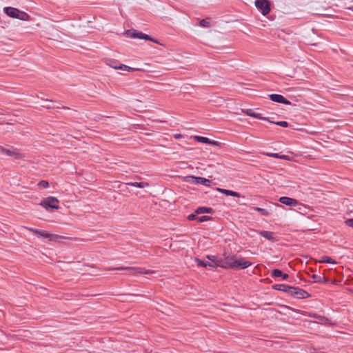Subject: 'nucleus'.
I'll list each match as a JSON object with an SVG mask.
<instances>
[{
	"label": "nucleus",
	"instance_id": "f257e3e1",
	"mask_svg": "<svg viewBox=\"0 0 353 353\" xmlns=\"http://www.w3.org/2000/svg\"><path fill=\"white\" fill-rule=\"evenodd\" d=\"M223 265H219L220 267L227 268H236V269H245L251 265V263L245 260L243 258H236L235 256H232L231 258H227L226 261L222 263Z\"/></svg>",
	"mask_w": 353,
	"mask_h": 353
},
{
	"label": "nucleus",
	"instance_id": "f03ea898",
	"mask_svg": "<svg viewBox=\"0 0 353 353\" xmlns=\"http://www.w3.org/2000/svg\"><path fill=\"white\" fill-rule=\"evenodd\" d=\"M28 230L33 232L34 234H36L39 237H43L48 239L49 241H54V242H60L62 239H67L65 236H60L58 234H50L48 233L47 231L34 229L32 228H26Z\"/></svg>",
	"mask_w": 353,
	"mask_h": 353
},
{
	"label": "nucleus",
	"instance_id": "7ed1b4c3",
	"mask_svg": "<svg viewBox=\"0 0 353 353\" xmlns=\"http://www.w3.org/2000/svg\"><path fill=\"white\" fill-rule=\"evenodd\" d=\"M5 13L10 17L16 18L22 21H28L30 16L25 12L13 7H6L4 8Z\"/></svg>",
	"mask_w": 353,
	"mask_h": 353
},
{
	"label": "nucleus",
	"instance_id": "20e7f679",
	"mask_svg": "<svg viewBox=\"0 0 353 353\" xmlns=\"http://www.w3.org/2000/svg\"><path fill=\"white\" fill-rule=\"evenodd\" d=\"M125 34L128 37H130V38L141 39L151 41L154 43H157V41L155 39L151 38L148 34H145L143 33L142 32H139L136 30H128L125 31Z\"/></svg>",
	"mask_w": 353,
	"mask_h": 353
},
{
	"label": "nucleus",
	"instance_id": "39448f33",
	"mask_svg": "<svg viewBox=\"0 0 353 353\" xmlns=\"http://www.w3.org/2000/svg\"><path fill=\"white\" fill-rule=\"evenodd\" d=\"M255 6L263 15L268 14L270 11V3L268 0H256Z\"/></svg>",
	"mask_w": 353,
	"mask_h": 353
},
{
	"label": "nucleus",
	"instance_id": "423d86ee",
	"mask_svg": "<svg viewBox=\"0 0 353 353\" xmlns=\"http://www.w3.org/2000/svg\"><path fill=\"white\" fill-rule=\"evenodd\" d=\"M109 270H126L129 272V274H134L137 273L149 274L153 272L151 270L142 271L141 268L134 267H118L109 269Z\"/></svg>",
	"mask_w": 353,
	"mask_h": 353
},
{
	"label": "nucleus",
	"instance_id": "0eeeda50",
	"mask_svg": "<svg viewBox=\"0 0 353 353\" xmlns=\"http://www.w3.org/2000/svg\"><path fill=\"white\" fill-rule=\"evenodd\" d=\"M185 181L190 183L201 184L205 186H209L211 183L209 179L201 176H188L186 177Z\"/></svg>",
	"mask_w": 353,
	"mask_h": 353
},
{
	"label": "nucleus",
	"instance_id": "6e6552de",
	"mask_svg": "<svg viewBox=\"0 0 353 353\" xmlns=\"http://www.w3.org/2000/svg\"><path fill=\"white\" fill-rule=\"evenodd\" d=\"M59 200L53 196H49L46 199H44L41 203H40L41 205L44 207L45 208H50L52 209H58L59 208Z\"/></svg>",
	"mask_w": 353,
	"mask_h": 353
},
{
	"label": "nucleus",
	"instance_id": "1a4fd4ad",
	"mask_svg": "<svg viewBox=\"0 0 353 353\" xmlns=\"http://www.w3.org/2000/svg\"><path fill=\"white\" fill-rule=\"evenodd\" d=\"M0 153L12 157L15 159H21L23 157V154H21L17 149L13 148L7 149L0 146Z\"/></svg>",
	"mask_w": 353,
	"mask_h": 353
},
{
	"label": "nucleus",
	"instance_id": "9d476101",
	"mask_svg": "<svg viewBox=\"0 0 353 353\" xmlns=\"http://www.w3.org/2000/svg\"><path fill=\"white\" fill-rule=\"evenodd\" d=\"M270 99L274 102L281 103L286 105L291 104V102L286 99L285 97H283L281 94H272L270 96Z\"/></svg>",
	"mask_w": 353,
	"mask_h": 353
},
{
	"label": "nucleus",
	"instance_id": "9b49d317",
	"mask_svg": "<svg viewBox=\"0 0 353 353\" xmlns=\"http://www.w3.org/2000/svg\"><path fill=\"white\" fill-rule=\"evenodd\" d=\"M279 201L282 204L288 206H296L298 204L297 200L288 196H281L279 198Z\"/></svg>",
	"mask_w": 353,
	"mask_h": 353
},
{
	"label": "nucleus",
	"instance_id": "f8f14e48",
	"mask_svg": "<svg viewBox=\"0 0 353 353\" xmlns=\"http://www.w3.org/2000/svg\"><path fill=\"white\" fill-rule=\"evenodd\" d=\"M196 141L198 142L206 143V144H210L213 145H219V143L216 141L210 140V139L201 136H195L194 138Z\"/></svg>",
	"mask_w": 353,
	"mask_h": 353
},
{
	"label": "nucleus",
	"instance_id": "ddd939ff",
	"mask_svg": "<svg viewBox=\"0 0 353 353\" xmlns=\"http://www.w3.org/2000/svg\"><path fill=\"white\" fill-rule=\"evenodd\" d=\"M242 112L248 116L264 121H269L268 118L262 117L261 114L256 113L252 109L242 110Z\"/></svg>",
	"mask_w": 353,
	"mask_h": 353
},
{
	"label": "nucleus",
	"instance_id": "4468645a",
	"mask_svg": "<svg viewBox=\"0 0 353 353\" xmlns=\"http://www.w3.org/2000/svg\"><path fill=\"white\" fill-rule=\"evenodd\" d=\"M195 262L196 263V264L198 265L204 267L205 268H215L216 266H219V265H223L222 263L214 264V263H210V262L204 261L201 260L199 259H195Z\"/></svg>",
	"mask_w": 353,
	"mask_h": 353
},
{
	"label": "nucleus",
	"instance_id": "2eb2a0df",
	"mask_svg": "<svg viewBox=\"0 0 353 353\" xmlns=\"http://www.w3.org/2000/svg\"><path fill=\"white\" fill-rule=\"evenodd\" d=\"M259 234L261 236H262L263 237H264L271 241H276L278 240L276 236L272 232L261 231V232H259Z\"/></svg>",
	"mask_w": 353,
	"mask_h": 353
},
{
	"label": "nucleus",
	"instance_id": "dca6fc26",
	"mask_svg": "<svg viewBox=\"0 0 353 353\" xmlns=\"http://www.w3.org/2000/svg\"><path fill=\"white\" fill-rule=\"evenodd\" d=\"M216 190L219 192H221L227 196H234V197H240V194L238 193L237 192H234V191H232V190H225V189H223V188H216Z\"/></svg>",
	"mask_w": 353,
	"mask_h": 353
},
{
	"label": "nucleus",
	"instance_id": "f3484780",
	"mask_svg": "<svg viewBox=\"0 0 353 353\" xmlns=\"http://www.w3.org/2000/svg\"><path fill=\"white\" fill-rule=\"evenodd\" d=\"M296 289H297V290L296 291V295H295V296L296 298L304 299V298L309 296V294L306 291H305L301 288H296Z\"/></svg>",
	"mask_w": 353,
	"mask_h": 353
},
{
	"label": "nucleus",
	"instance_id": "a211bd4d",
	"mask_svg": "<svg viewBox=\"0 0 353 353\" xmlns=\"http://www.w3.org/2000/svg\"><path fill=\"white\" fill-rule=\"evenodd\" d=\"M212 209L208 207H199L196 210V214L212 213Z\"/></svg>",
	"mask_w": 353,
	"mask_h": 353
},
{
	"label": "nucleus",
	"instance_id": "6ab92c4d",
	"mask_svg": "<svg viewBox=\"0 0 353 353\" xmlns=\"http://www.w3.org/2000/svg\"><path fill=\"white\" fill-rule=\"evenodd\" d=\"M127 185H130V186L140 188H143L145 187L148 186V184L147 183H144V182H131V183H128Z\"/></svg>",
	"mask_w": 353,
	"mask_h": 353
},
{
	"label": "nucleus",
	"instance_id": "aec40b11",
	"mask_svg": "<svg viewBox=\"0 0 353 353\" xmlns=\"http://www.w3.org/2000/svg\"><path fill=\"white\" fill-rule=\"evenodd\" d=\"M289 285L285 284H276L272 286L273 289L287 292Z\"/></svg>",
	"mask_w": 353,
	"mask_h": 353
},
{
	"label": "nucleus",
	"instance_id": "412c9836",
	"mask_svg": "<svg viewBox=\"0 0 353 353\" xmlns=\"http://www.w3.org/2000/svg\"><path fill=\"white\" fill-rule=\"evenodd\" d=\"M199 25H200V26L203 27V28L210 27L212 26L210 19L206 18V19L201 20L199 21Z\"/></svg>",
	"mask_w": 353,
	"mask_h": 353
},
{
	"label": "nucleus",
	"instance_id": "4be33fe9",
	"mask_svg": "<svg viewBox=\"0 0 353 353\" xmlns=\"http://www.w3.org/2000/svg\"><path fill=\"white\" fill-rule=\"evenodd\" d=\"M118 69L122 70L128 71V72H133V71L139 70L137 68H131V67L128 66V65H124V64H119V67H118Z\"/></svg>",
	"mask_w": 353,
	"mask_h": 353
},
{
	"label": "nucleus",
	"instance_id": "5701e85b",
	"mask_svg": "<svg viewBox=\"0 0 353 353\" xmlns=\"http://www.w3.org/2000/svg\"><path fill=\"white\" fill-rule=\"evenodd\" d=\"M319 262L327 263H332V264H336V262L334 260L332 259L330 257H329L327 256H322V258L319 261Z\"/></svg>",
	"mask_w": 353,
	"mask_h": 353
},
{
	"label": "nucleus",
	"instance_id": "b1692460",
	"mask_svg": "<svg viewBox=\"0 0 353 353\" xmlns=\"http://www.w3.org/2000/svg\"><path fill=\"white\" fill-rule=\"evenodd\" d=\"M108 65L114 69H118V67H119V65L117 64V61H115L114 59L108 60Z\"/></svg>",
	"mask_w": 353,
	"mask_h": 353
},
{
	"label": "nucleus",
	"instance_id": "393cba45",
	"mask_svg": "<svg viewBox=\"0 0 353 353\" xmlns=\"http://www.w3.org/2000/svg\"><path fill=\"white\" fill-rule=\"evenodd\" d=\"M254 210L260 212L263 216H268L269 214V212L266 209L256 207Z\"/></svg>",
	"mask_w": 353,
	"mask_h": 353
},
{
	"label": "nucleus",
	"instance_id": "a878e982",
	"mask_svg": "<svg viewBox=\"0 0 353 353\" xmlns=\"http://www.w3.org/2000/svg\"><path fill=\"white\" fill-rule=\"evenodd\" d=\"M297 290L296 288L295 287H292V286H289L288 287V289L287 290V293H288L289 294L292 295V296H294L296 295V291Z\"/></svg>",
	"mask_w": 353,
	"mask_h": 353
},
{
	"label": "nucleus",
	"instance_id": "bb28decb",
	"mask_svg": "<svg viewBox=\"0 0 353 353\" xmlns=\"http://www.w3.org/2000/svg\"><path fill=\"white\" fill-rule=\"evenodd\" d=\"M283 275L282 272L280 270L274 269L272 272V276L274 277H279Z\"/></svg>",
	"mask_w": 353,
	"mask_h": 353
},
{
	"label": "nucleus",
	"instance_id": "cd10ccee",
	"mask_svg": "<svg viewBox=\"0 0 353 353\" xmlns=\"http://www.w3.org/2000/svg\"><path fill=\"white\" fill-rule=\"evenodd\" d=\"M48 185V182L47 181H41L38 183V186L41 188H47Z\"/></svg>",
	"mask_w": 353,
	"mask_h": 353
},
{
	"label": "nucleus",
	"instance_id": "c85d7f7f",
	"mask_svg": "<svg viewBox=\"0 0 353 353\" xmlns=\"http://www.w3.org/2000/svg\"><path fill=\"white\" fill-rule=\"evenodd\" d=\"M273 123L281 126L283 128H287L288 127V123L287 121H277V122H272Z\"/></svg>",
	"mask_w": 353,
	"mask_h": 353
},
{
	"label": "nucleus",
	"instance_id": "c756f323",
	"mask_svg": "<svg viewBox=\"0 0 353 353\" xmlns=\"http://www.w3.org/2000/svg\"><path fill=\"white\" fill-rule=\"evenodd\" d=\"M207 257L208 259H210L211 261L210 263H212L214 264L222 263L221 261H219L216 260V257L215 256H208Z\"/></svg>",
	"mask_w": 353,
	"mask_h": 353
},
{
	"label": "nucleus",
	"instance_id": "7c9ffc66",
	"mask_svg": "<svg viewBox=\"0 0 353 353\" xmlns=\"http://www.w3.org/2000/svg\"><path fill=\"white\" fill-rule=\"evenodd\" d=\"M210 219H211L210 216L205 215V216H201L200 217H198L197 221L199 222H203V221H209Z\"/></svg>",
	"mask_w": 353,
	"mask_h": 353
},
{
	"label": "nucleus",
	"instance_id": "2f4dec72",
	"mask_svg": "<svg viewBox=\"0 0 353 353\" xmlns=\"http://www.w3.org/2000/svg\"><path fill=\"white\" fill-rule=\"evenodd\" d=\"M312 279L314 280V282H320L321 281V276L319 275L312 274Z\"/></svg>",
	"mask_w": 353,
	"mask_h": 353
},
{
	"label": "nucleus",
	"instance_id": "473e14b6",
	"mask_svg": "<svg viewBox=\"0 0 353 353\" xmlns=\"http://www.w3.org/2000/svg\"><path fill=\"white\" fill-rule=\"evenodd\" d=\"M196 212L194 214H191L190 215L188 216V219L191 221V220H194V219H197L198 217L196 216Z\"/></svg>",
	"mask_w": 353,
	"mask_h": 353
},
{
	"label": "nucleus",
	"instance_id": "72a5a7b5",
	"mask_svg": "<svg viewBox=\"0 0 353 353\" xmlns=\"http://www.w3.org/2000/svg\"><path fill=\"white\" fill-rule=\"evenodd\" d=\"M345 223L349 227H351L353 228V219H349L345 221Z\"/></svg>",
	"mask_w": 353,
	"mask_h": 353
},
{
	"label": "nucleus",
	"instance_id": "f704fd0d",
	"mask_svg": "<svg viewBox=\"0 0 353 353\" xmlns=\"http://www.w3.org/2000/svg\"><path fill=\"white\" fill-rule=\"evenodd\" d=\"M265 154L270 157L279 159V154H277V153H265Z\"/></svg>",
	"mask_w": 353,
	"mask_h": 353
},
{
	"label": "nucleus",
	"instance_id": "c9c22d12",
	"mask_svg": "<svg viewBox=\"0 0 353 353\" xmlns=\"http://www.w3.org/2000/svg\"><path fill=\"white\" fill-rule=\"evenodd\" d=\"M279 159L288 160L289 157L287 155H280V154H279Z\"/></svg>",
	"mask_w": 353,
	"mask_h": 353
},
{
	"label": "nucleus",
	"instance_id": "e433bc0d",
	"mask_svg": "<svg viewBox=\"0 0 353 353\" xmlns=\"http://www.w3.org/2000/svg\"><path fill=\"white\" fill-rule=\"evenodd\" d=\"M283 280H286L289 276L288 274H283V275L281 276Z\"/></svg>",
	"mask_w": 353,
	"mask_h": 353
},
{
	"label": "nucleus",
	"instance_id": "4c0bfd02",
	"mask_svg": "<svg viewBox=\"0 0 353 353\" xmlns=\"http://www.w3.org/2000/svg\"><path fill=\"white\" fill-rule=\"evenodd\" d=\"M174 137L176 139H180V138L182 137L181 134H176L174 135Z\"/></svg>",
	"mask_w": 353,
	"mask_h": 353
},
{
	"label": "nucleus",
	"instance_id": "58836bf2",
	"mask_svg": "<svg viewBox=\"0 0 353 353\" xmlns=\"http://www.w3.org/2000/svg\"><path fill=\"white\" fill-rule=\"evenodd\" d=\"M276 206L279 207V208H281L282 205H281L280 204H276Z\"/></svg>",
	"mask_w": 353,
	"mask_h": 353
}]
</instances>
